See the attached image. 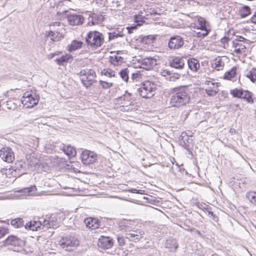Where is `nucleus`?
I'll list each match as a JSON object with an SVG mask.
<instances>
[{"label": "nucleus", "instance_id": "nucleus-10", "mask_svg": "<svg viewBox=\"0 0 256 256\" xmlns=\"http://www.w3.org/2000/svg\"><path fill=\"white\" fill-rule=\"evenodd\" d=\"M0 157L7 162H12L14 160V155L10 147H3L0 150Z\"/></svg>", "mask_w": 256, "mask_h": 256}, {"label": "nucleus", "instance_id": "nucleus-28", "mask_svg": "<svg viewBox=\"0 0 256 256\" xmlns=\"http://www.w3.org/2000/svg\"><path fill=\"white\" fill-rule=\"evenodd\" d=\"M84 43L80 40H73L70 44L68 45V50L69 52H72L73 51H75L80 48H81L83 45Z\"/></svg>", "mask_w": 256, "mask_h": 256}, {"label": "nucleus", "instance_id": "nucleus-23", "mask_svg": "<svg viewBox=\"0 0 256 256\" xmlns=\"http://www.w3.org/2000/svg\"><path fill=\"white\" fill-rule=\"evenodd\" d=\"M73 59V56L68 54L62 55L60 57L56 58L54 62L58 65L64 66H66L68 62H71Z\"/></svg>", "mask_w": 256, "mask_h": 256}, {"label": "nucleus", "instance_id": "nucleus-13", "mask_svg": "<svg viewBox=\"0 0 256 256\" xmlns=\"http://www.w3.org/2000/svg\"><path fill=\"white\" fill-rule=\"evenodd\" d=\"M178 142L180 145L186 150L192 149L193 139L189 138L185 133L182 134L180 136Z\"/></svg>", "mask_w": 256, "mask_h": 256}, {"label": "nucleus", "instance_id": "nucleus-29", "mask_svg": "<svg viewBox=\"0 0 256 256\" xmlns=\"http://www.w3.org/2000/svg\"><path fill=\"white\" fill-rule=\"evenodd\" d=\"M46 36H50V40L54 42H57L64 38V36L60 32L50 30L46 34Z\"/></svg>", "mask_w": 256, "mask_h": 256}, {"label": "nucleus", "instance_id": "nucleus-14", "mask_svg": "<svg viewBox=\"0 0 256 256\" xmlns=\"http://www.w3.org/2000/svg\"><path fill=\"white\" fill-rule=\"evenodd\" d=\"M84 222L87 228L95 230L101 228V222L96 218L88 217L84 219Z\"/></svg>", "mask_w": 256, "mask_h": 256}, {"label": "nucleus", "instance_id": "nucleus-37", "mask_svg": "<svg viewBox=\"0 0 256 256\" xmlns=\"http://www.w3.org/2000/svg\"><path fill=\"white\" fill-rule=\"evenodd\" d=\"M129 70L128 68L122 69L119 72V74L121 78L125 82H128L129 80Z\"/></svg>", "mask_w": 256, "mask_h": 256}, {"label": "nucleus", "instance_id": "nucleus-16", "mask_svg": "<svg viewBox=\"0 0 256 256\" xmlns=\"http://www.w3.org/2000/svg\"><path fill=\"white\" fill-rule=\"evenodd\" d=\"M42 229L44 230L51 228L54 229L59 226V223L55 216H50L48 220H44L42 222Z\"/></svg>", "mask_w": 256, "mask_h": 256}, {"label": "nucleus", "instance_id": "nucleus-49", "mask_svg": "<svg viewBox=\"0 0 256 256\" xmlns=\"http://www.w3.org/2000/svg\"><path fill=\"white\" fill-rule=\"evenodd\" d=\"M246 48L244 45L240 44V48H238L234 50V52L236 54H241L243 51Z\"/></svg>", "mask_w": 256, "mask_h": 256}, {"label": "nucleus", "instance_id": "nucleus-58", "mask_svg": "<svg viewBox=\"0 0 256 256\" xmlns=\"http://www.w3.org/2000/svg\"><path fill=\"white\" fill-rule=\"evenodd\" d=\"M230 40V39L226 36H224L220 40V42L224 44H227L228 41Z\"/></svg>", "mask_w": 256, "mask_h": 256}, {"label": "nucleus", "instance_id": "nucleus-25", "mask_svg": "<svg viewBox=\"0 0 256 256\" xmlns=\"http://www.w3.org/2000/svg\"><path fill=\"white\" fill-rule=\"evenodd\" d=\"M138 40L141 44H151L156 40V36L148 35L144 36H140Z\"/></svg>", "mask_w": 256, "mask_h": 256}, {"label": "nucleus", "instance_id": "nucleus-11", "mask_svg": "<svg viewBox=\"0 0 256 256\" xmlns=\"http://www.w3.org/2000/svg\"><path fill=\"white\" fill-rule=\"evenodd\" d=\"M185 59L182 56H174L168 60V65L172 68L182 70L185 66Z\"/></svg>", "mask_w": 256, "mask_h": 256}, {"label": "nucleus", "instance_id": "nucleus-45", "mask_svg": "<svg viewBox=\"0 0 256 256\" xmlns=\"http://www.w3.org/2000/svg\"><path fill=\"white\" fill-rule=\"evenodd\" d=\"M36 190V188L35 186H32L30 187L26 188L24 189V191L25 193L28 194H32L34 193Z\"/></svg>", "mask_w": 256, "mask_h": 256}, {"label": "nucleus", "instance_id": "nucleus-53", "mask_svg": "<svg viewBox=\"0 0 256 256\" xmlns=\"http://www.w3.org/2000/svg\"><path fill=\"white\" fill-rule=\"evenodd\" d=\"M140 78V74L138 72L132 73V74L131 79L132 80V82H134V80H136Z\"/></svg>", "mask_w": 256, "mask_h": 256}, {"label": "nucleus", "instance_id": "nucleus-9", "mask_svg": "<svg viewBox=\"0 0 256 256\" xmlns=\"http://www.w3.org/2000/svg\"><path fill=\"white\" fill-rule=\"evenodd\" d=\"M114 244V240L111 237L102 235L98 240V246L104 250H108L113 246Z\"/></svg>", "mask_w": 256, "mask_h": 256}, {"label": "nucleus", "instance_id": "nucleus-42", "mask_svg": "<svg viewBox=\"0 0 256 256\" xmlns=\"http://www.w3.org/2000/svg\"><path fill=\"white\" fill-rule=\"evenodd\" d=\"M167 74L169 75V80L170 82H175L179 79L180 76V74L177 72L168 73V72Z\"/></svg>", "mask_w": 256, "mask_h": 256}, {"label": "nucleus", "instance_id": "nucleus-19", "mask_svg": "<svg viewBox=\"0 0 256 256\" xmlns=\"http://www.w3.org/2000/svg\"><path fill=\"white\" fill-rule=\"evenodd\" d=\"M142 65L146 70H151L156 65V60L151 56L146 57L142 60Z\"/></svg>", "mask_w": 256, "mask_h": 256}, {"label": "nucleus", "instance_id": "nucleus-4", "mask_svg": "<svg viewBox=\"0 0 256 256\" xmlns=\"http://www.w3.org/2000/svg\"><path fill=\"white\" fill-rule=\"evenodd\" d=\"M77 74L81 77L80 81L83 86L86 88L90 87L96 82L95 78L96 77V74L95 71L92 69L82 70L78 73H77Z\"/></svg>", "mask_w": 256, "mask_h": 256}, {"label": "nucleus", "instance_id": "nucleus-24", "mask_svg": "<svg viewBox=\"0 0 256 256\" xmlns=\"http://www.w3.org/2000/svg\"><path fill=\"white\" fill-rule=\"evenodd\" d=\"M178 246V244L175 239L170 238L166 241L165 248H168L170 252H176Z\"/></svg>", "mask_w": 256, "mask_h": 256}, {"label": "nucleus", "instance_id": "nucleus-43", "mask_svg": "<svg viewBox=\"0 0 256 256\" xmlns=\"http://www.w3.org/2000/svg\"><path fill=\"white\" fill-rule=\"evenodd\" d=\"M100 84L102 88L104 89H108L110 88L113 86V83L112 82H108L106 81H104L102 80H100Z\"/></svg>", "mask_w": 256, "mask_h": 256}, {"label": "nucleus", "instance_id": "nucleus-7", "mask_svg": "<svg viewBox=\"0 0 256 256\" xmlns=\"http://www.w3.org/2000/svg\"><path fill=\"white\" fill-rule=\"evenodd\" d=\"M184 44V38L178 35L171 36L168 42V47L169 50L176 52L182 48Z\"/></svg>", "mask_w": 256, "mask_h": 256}, {"label": "nucleus", "instance_id": "nucleus-46", "mask_svg": "<svg viewBox=\"0 0 256 256\" xmlns=\"http://www.w3.org/2000/svg\"><path fill=\"white\" fill-rule=\"evenodd\" d=\"M206 212L208 213V214L210 216V217H212L214 221L215 222H218V217L212 210L211 207L210 208V209L208 210Z\"/></svg>", "mask_w": 256, "mask_h": 256}, {"label": "nucleus", "instance_id": "nucleus-8", "mask_svg": "<svg viewBox=\"0 0 256 256\" xmlns=\"http://www.w3.org/2000/svg\"><path fill=\"white\" fill-rule=\"evenodd\" d=\"M82 162L85 165H90L98 162V156L94 152L85 150L81 154Z\"/></svg>", "mask_w": 256, "mask_h": 256}, {"label": "nucleus", "instance_id": "nucleus-55", "mask_svg": "<svg viewBox=\"0 0 256 256\" xmlns=\"http://www.w3.org/2000/svg\"><path fill=\"white\" fill-rule=\"evenodd\" d=\"M34 96V94L30 93L28 92H26L24 94V96H23V98L25 99V98H30L31 96Z\"/></svg>", "mask_w": 256, "mask_h": 256}, {"label": "nucleus", "instance_id": "nucleus-3", "mask_svg": "<svg viewBox=\"0 0 256 256\" xmlns=\"http://www.w3.org/2000/svg\"><path fill=\"white\" fill-rule=\"evenodd\" d=\"M158 85L154 82L146 80L140 83L137 91L140 96L145 98H150L154 96Z\"/></svg>", "mask_w": 256, "mask_h": 256}, {"label": "nucleus", "instance_id": "nucleus-39", "mask_svg": "<svg viewBox=\"0 0 256 256\" xmlns=\"http://www.w3.org/2000/svg\"><path fill=\"white\" fill-rule=\"evenodd\" d=\"M246 78L254 82H256V68H252L246 75Z\"/></svg>", "mask_w": 256, "mask_h": 256}, {"label": "nucleus", "instance_id": "nucleus-41", "mask_svg": "<svg viewBox=\"0 0 256 256\" xmlns=\"http://www.w3.org/2000/svg\"><path fill=\"white\" fill-rule=\"evenodd\" d=\"M102 74L108 76L110 78L114 77L115 73L110 68L106 69L104 68L101 72Z\"/></svg>", "mask_w": 256, "mask_h": 256}, {"label": "nucleus", "instance_id": "nucleus-38", "mask_svg": "<svg viewBox=\"0 0 256 256\" xmlns=\"http://www.w3.org/2000/svg\"><path fill=\"white\" fill-rule=\"evenodd\" d=\"M218 84L219 83L216 84V87L215 88L214 86V88L209 87L208 88L206 89V93L208 96H215L218 92Z\"/></svg>", "mask_w": 256, "mask_h": 256}, {"label": "nucleus", "instance_id": "nucleus-1", "mask_svg": "<svg viewBox=\"0 0 256 256\" xmlns=\"http://www.w3.org/2000/svg\"><path fill=\"white\" fill-rule=\"evenodd\" d=\"M170 96L171 106L179 108L190 103L191 92L188 86H180L171 88Z\"/></svg>", "mask_w": 256, "mask_h": 256}, {"label": "nucleus", "instance_id": "nucleus-15", "mask_svg": "<svg viewBox=\"0 0 256 256\" xmlns=\"http://www.w3.org/2000/svg\"><path fill=\"white\" fill-rule=\"evenodd\" d=\"M4 242L5 246L15 247H22L24 244V241L14 235L8 236Z\"/></svg>", "mask_w": 256, "mask_h": 256}, {"label": "nucleus", "instance_id": "nucleus-21", "mask_svg": "<svg viewBox=\"0 0 256 256\" xmlns=\"http://www.w3.org/2000/svg\"><path fill=\"white\" fill-rule=\"evenodd\" d=\"M60 149L68 157H74L76 154L75 148L70 145L62 144L60 146Z\"/></svg>", "mask_w": 256, "mask_h": 256}, {"label": "nucleus", "instance_id": "nucleus-31", "mask_svg": "<svg viewBox=\"0 0 256 256\" xmlns=\"http://www.w3.org/2000/svg\"><path fill=\"white\" fill-rule=\"evenodd\" d=\"M237 74V68L233 66L230 70L225 72L224 78L226 80H230L234 78Z\"/></svg>", "mask_w": 256, "mask_h": 256}, {"label": "nucleus", "instance_id": "nucleus-33", "mask_svg": "<svg viewBox=\"0 0 256 256\" xmlns=\"http://www.w3.org/2000/svg\"><path fill=\"white\" fill-rule=\"evenodd\" d=\"M238 13L242 18H244L251 14V9L249 6L244 5L240 9Z\"/></svg>", "mask_w": 256, "mask_h": 256}, {"label": "nucleus", "instance_id": "nucleus-32", "mask_svg": "<svg viewBox=\"0 0 256 256\" xmlns=\"http://www.w3.org/2000/svg\"><path fill=\"white\" fill-rule=\"evenodd\" d=\"M10 224L14 228H20L25 225L24 224V220L20 218L11 220Z\"/></svg>", "mask_w": 256, "mask_h": 256}, {"label": "nucleus", "instance_id": "nucleus-52", "mask_svg": "<svg viewBox=\"0 0 256 256\" xmlns=\"http://www.w3.org/2000/svg\"><path fill=\"white\" fill-rule=\"evenodd\" d=\"M126 29L128 30V34H132L134 30H136L137 29V26L136 25H134L130 26H128L126 28Z\"/></svg>", "mask_w": 256, "mask_h": 256}, {"label": "nucleus", "instance_id": "nucleus-18", "mask_svg": "<svg viewBox=\"0 0 256 256\" xmlns=\"http://www.w3.org/2000/svg\"><path fill=\"white\" fill-rule=\"evenodd\" d=\"M86 18L82 15L74 14L68 16V20L70 24L72 26L80 25L83 23Z\"/></svg>", "mask_w": 256, "mask_h": 256}, {"label": "nucleus", "instance_id": "nucleus-60", "mask_svg": "<svg viewBox=\"0 0 256 256\" xmlns=\"http://www.w3.org/2000/svg\"><path fill=\"white\" fill-rule=\"evenodd\" d=\"M106 0H96V2L97 4H100L104 6L106 4Z\"/></svg>", "mask_w": 256, "mask_h": 256}, {"label": "nucleus", "instance_id": "nucleus-5", "mask_svg": "<svg viewBox=\"0 0 256 256\" xmlns=\"http://www.w3.org/2000/svg\"><path fill=\"white\" fill-rule=\"evenodd\" d=\"M230 94L234 98L242 99L248 104H252L254 103V94L250 90L236 88L230 90Z\"/></svg>", "mask_w": 256, "mask_h": 256}, {"label": "nucleus", "instance_id": "nucleus-47", "mask_svg": "<svg viewBox=\"0 0 256 256\" xmlns=\"http://www.w3.org/2000/svg\"><path fill=\"white\" fill-rule=\"evenodd\" d=\"M199 25L198 28L202 31L210 32V30L207 28L206 22L202 20H199Z\"/></svg>", "mask_w": 256, "mask_h": 256}, {"label": "nucleus", "instance_id": "nucleus-20", "mask_svg": "<svg viewBox=\"0 0 256 256\" xmlns=\"http://www.w3.org/2000/svg\"><path fill=\"white\" fill-rule=\"evenodd\" d=\"M42 222L36 220H30L26 222L24 225V227L26 229L32 231H36L38 230L39 229H42Z\"/></svg>", "mask_w": 256, "mask_h": 256}, {"label": "nucleus", "instance_id": "nucleus-27", "mask_svg": "<svg viewBox=\"0 0 256 256\" xmlns=\"http://www.w3.org/2000/svg\"><path fill=\"white\" fill-rule=\"evenodd\" d=\"M144 234V232L140 230L138 231V234H132L130 232L126 234V238L129 241L138 242L141 240Z\"/></svg>", "mask_w": 256, "mask_h": 256}, {"label": "nucleus", "instance_id": "nucleus-34", "mask_svg": "<svg viewBox=\"0 0 256 256\" xmlns=\"http://www.w3.org/2000/svg\"><path fill=\"white\" fill-rule=\"evenodd\" d=\"M246 197L252 204L256 206V192L250 191L247 192Z\"/></svg>", "mask_w": 256, "mask_h": 256}, {"label": "nucleus", "instance_id": "nucleus-2", "mask_svg": "<svg viewBox=\"0 0 256 256\" xmlns=\"http://www.w3.org/2000/svg\"><path fill=\"white\" fill-rule=\"evenodd\" d=\"M85 41L88 48L96 50L104 43V36L102 33L98 30H90L87 33Z\"/></svg>", "mask_w": 256, "mask_h": 256}, {"label": "nucleus", "instance_id": "nucleus-40", "mask_svg": "<svg viewBox=\"0 0 256 256\" xmlns=\"http://www.w3.org/2000/svg\"><path fill=\"white\" fill-rule=\"evenodd\" d=\"M109 40H114L118 37H122L123 34L121 32L118 30L114 31L113 32H110L108 33Z\"/></svg>", "mask_w": 256, "mask_h": 256}, {"label": "nucleus", "instance_id": "nucleus-64", "mask_svg": "<svg viewBox=\"0 0 256 256\" xmlns=\"http://www.w3.org/2000/svg\"><path fill=\"white\" fill-rule=\"evenodd\" d=\"M192 149L186 150L188 152V154L190 156V158H193V154L192 152Z\"/></svg>", "mask_w": 256, "mask_h": 256}, {"label": "nucleus", "instance_id": "nucleus-35", "mask_svg": "<svg viewBox=\"0 0 256 256\" xmlns=\"http://www.w3.org/2000/svg\"><path fill=\"white\" fill-rule=\"evenodd\" d=\"M110 60L111 64L114 66H118L124 62V58L121 56L116 55L114 56H110Z\"/></svg>", "mask_w": 256, "mask_h": 256}, {"label": "nucleus", "instance_id": "nucleus-56", "mask_svg": "<svg viewBox=\"0 0 256 256\" xmlns=\"http://www.w3.org/2000/svg\"><path fill=\"white\" fill-rule=\"evenodd\" d=\"M60 53V52H56L53 53H51L48 55V57L49 59H52L54 58L56 56L58 55Z\"/></svg>", "mask_w": 256, "mask_h": 256}, {"label": "nucleus", "instance_id": "nucleus-30", "mask_svg": "<svg viewBox=\"0 0 256 256\" xmlns=\"http://www.w3.org/2000/svg\"><path fill=\"white\" fill-rule=\"evenodd\" d=\"M212 67L216 70H222L224 66V62L221 58H215L212 64Z\"/></svg>", "mask_w": 256, "mask_h": 256}, {"label": "nucleus", "instance_id": "nucleus-57", "mask_svg": "<svg viewBox=\"0 0 256 256\" xmlns=\"http://www.w3.org/2000/svg\"><path fill=\"white\" fill-rule=\"evenodd\" d=\"M248 40L246 38L242 36H236V38L235 40V42H244Z\"/></svg>", "mask_w": 256, "mask_h": 256}, {"label": "nucleus", "instance_id": "nucleus-17", "mask_svg": "<svg viewBox=\"0 0 256 256\" xmlns=\"http://www.w3.org/2000/svg\"><path fill=\"white\" fill-rule=\"evenodd\" d=\"M26 162L22 160H20V161H18L15 163L14 169L12 167L10 168L9 170L10 171L11 170H12L13 171L16 172L14 174H16L17 172L18 171V174L19 176H20L24 174H26Z\"/></svg>", "mask_w": 256, "mask_h": 256}, {"label": "nucleus", "instance_id": "nucleus-62", "mask_svg": "<svg viewBox=\"0 0 256 256\" xmlns=\"http://www.w3.org/2000/svg\"><path fill=\"white\" fill-rule=\"evenodd\" d=\"M201 210H202L204 212H206L208 209H210V206L204 207L203 206L202 204H201L200 206H198Z\"/></svg>", "mask_w": 256, "mask_h": 256}, {"label": "nucleus", "instance_id": "nucleus-54", "mask_svg": "<svg viewBox=\"0 0 256 256\" xmlns=\"http://www.w3.org/2000/svg\"><path fill=\"white\" fill-rule=\"evenodd\" d=\"M120 100L121 101L123 100V101H130V100L131 99H130V98H128V96L126 94H124L122 96H121L120 97Z\"/></svg>", "mask_w": 256, "mask_h": 256}, {"label": "nucleus", "instance_id": "nucleus-6", "mask_svg": "<svg viewBox=\"0 0 256 256\" xmlns=\"http://www.w3.org/2000/svg\"><path fill=\"white\" fill-rule=\"evenodd\" d=\"M78 244V240L72 236H63L59 241V244L60 247L68 252L74 250Z\"/></svg>", "mask_w": 256, "mask_h": 256}, {"label": "nucleus", "instance_id": "nucleus-12", "mask_svg": "<svg viewBox=\"0 0 256 256\" xmlns=\"http://www.w3.org/2000/svg\"><path fill=\"white\" fill-rule=\"evenodd\" d=\"M88 15L87 25L91 26L96 24H100L104 20V17L102 14H98L94 12H89V14H86Z\"/></svg>", "mask_w": 256, "mask_h": 256}, {"label": "nucleus", "instance_id": "nucleus-22", "mask_svg": "<svg viewBox=\"0 0 256 256\" xmlns=\"http://www.w3.org/2000/svg\"><path fill=\"white\" fill-rule=\"evenodd\" d=\"M40 99V96L38 94H37L36 93H34V96H31L30 98H27L24 99L22 100V103L25 102L24 104V105L28 104L26 107L32 108L34 106L38 104V100Z\"/></svg>", "mask_w": 256, "mask_h": 256}, {"label": "nucleus", "instance_id": "nucleus-48", "mask_svg": "<svg viewBox=\"0 0 256 256\" xmlns=\"http://www.w3.org/2000/svg\"><path fill=\"white\" fill-rule=\"evenodd\" d=\"M8 232V228L5 227H0V239Z\"/></svg>", "mask_w": 256, "mask_h": 256}, {"label": "nucleus", "instance_id": "nucleus-50", "mask_svg": "<svg viewBox=\"0 0 256 256\" xmlns=\"http://www.w3.org/2000/svg\"><path fill=\"white\" fill-rule=\"evenodd\" d=\"M128 192H130L131 193L133 194H144V190H137L136 188H130L128 190Z\"/></svg>", "mask_w": 256, "mask_h": 256}, {"label": "nucleus", "instance_id": "nucleus-26", "mask_svg": "<svg viewBox=\"0 0 256 256\" xmlns=\"http://www.w3.org/2000/svg\"><path fill=\"white\" fill-rule=\"evenodd\" d=\"M188 68L193 72H197L200 67L199 61L194 58H190L187 60Z\"/></svg>", "mask_w": 256, "mask_h": 256}, {"label": "nucleus", "instance_id": "nucleus-59", "mask_svg": "<svg viewBox=\"0 0 256 256\" xmlns=\"http://www.w3.org/2000/svg\"><path fill=\"white\" fill-rule=\"evenodd\" d=\"M178 172H180L182 174L184 173L185 175L188 174V172L184 168H181L180 166H178Z\"/></svg>", "mask_w": 256, "mask_h": 256}, {"label": "nucleus", "instance_id": "nucleus-51", "mask_svg": "<svg viewBox=\"0 0 256 256\" xmlns=\"http://www.w3.org/2000/svg\"><path fill=\"white\" fill-rule=\"evenodd\" d=\"M209 31H204V32H198L196 33V36L198 38H204L206 36H207L209 33Z\"/></svg>", "mask_w": 256, "mask_h": 256}, {"label": "nucleus", "instance_id": "nucleus-44", "mask_svg": "<svg viewBox=\"0 0 256 256\" xmlns=\"http://www.w3.org/2000/svg\"><path fill=\"white\" fill-rule=\"evenodd\" d=\"M126 236L124 237L123 236H117V240L120 246H124L126 243Z\"/></svg>", "mask_w": 256, "mask_h": 256}, {"label": "nucleus", "instance_id": "nucleus-36", "mask_svg": "<svg viewBox=\"0 0 256 256\" xmlns=\"http://www.w3.org/2000/svg\"><path fill=\"white\" fill-rule=\"evenodd\" d=\"M130 221L128 220H124L119 223V228L122 230H124L125 232H130Z\"/></svg>", "mask_w": 256, "mask_h": 256}, {"label": "nucleus", "instance_id": "nucleus-61", "mask_svg": "<svg viewBox=\"0 0 256 256\" xmlns=\"http://www.w3.org/2000/svg\"><path fill=\"white\" fill-rule=\"evenodd\" d=\"M252 22L256 24V12H254L252 16L250 18Z\"/></svg>", "mask_w": 256, "mask_h": 256}, {"label": "nucleus", "instance_id": "nucleus-63", "mask_svg": "<svg viewBox=\"0 0 256 256\" xmlns=\"http://www.w3.org/2000/svg\"><path fill=\"white\" fill-rule=\"evenodd\" d=\"M241 44H239L238 42H235V41H233V46L234 47V48H237L238 46L239 48H240V45Z\"/></svg>", "mask_w": 256, "mask_h": 256}]
</instances>
